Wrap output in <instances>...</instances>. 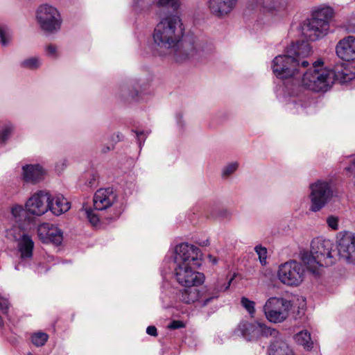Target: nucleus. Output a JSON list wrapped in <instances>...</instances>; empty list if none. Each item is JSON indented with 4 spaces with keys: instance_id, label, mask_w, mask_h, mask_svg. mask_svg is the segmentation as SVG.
<instances>
[{
    "instance_id": "f257e3e1",
    "label": "nucleus",
    "mask_w": 355,
    "mask_h": 355,
    "mask_svg": "<svg viewBox=\"0 0 355 355\" xmlns=\"http://www.w3.org/2000/svg\"><path fill=\"white\" fill-rule=\"evenodd\" d=\"M184 26L181 17L171 12L162 17L153 33L155 53L169 55L176 62L198 60L211 53L213 43L207 39L195 35L184 36Z\"/></svg>"
},
{
    "instance_id": "f03ea898",
    "label": "nucleus",
    "mask_w": 355,
    "mask_h": 355,
    "mask_svg": "<svg viewBox=\"0 0 355 355\" xmlns=\"http://www.w3.org/2000/svg\"><path fill=\"white\" fill-rule=\"evenodd\" d=\"M300 73H302L300 82L296 79L287 80L280 97V101L293 114L305 113L306 108L310 105L305 89L326 92L333 85L332 71L325 67L321 60L314 62L311 67Z\"/></svg>"
},
{
    "instance_id": "7ed1b4c3",
    "label": "nucleus",
    "mask_w": 355,
    "mask_h": 355,
    "mask_svg": "<svg viewBox=\"0 0 355 355\" xmlns=\"http://www.w3.org/2000/svg\"><path fill=\"white\" fill-rule=\"evenodd\" d=\"M173 275L182 286H198L204 283L205 277L197 271L202 264V254L194 245L182 243L173 250Z\"/></svg>"
},
{
    "instance_id": "20e7f679",
    "label": "nucleus",
    "mask_w": 355,
    "mask_h": 355,
    "mask_svg": "<svg viewBox=\"0 0 355 355\" xmlns=\"http://www.w3.org/2000/svg\"><path fill=\"white\" fill-rule=\"evenodd\" d=\"M311 52L307 42L292 44L286 50L285 54L277 55L272 61L273 74L279 79H293L302 68H306L309 63L304 60Z\"/></svg>"
},
{
    "instance_id": "39448f33",
    "label": "nucleus",
    "mask_w": 355,
    "mask_h": 355,
    "mask_svg": "<svg viewBox=\"0 0 355 355\" xmlns=\"http://www.w3.org/2000/svg\"><path fill=\"white\" fill-rule=\"evenodd\" d=\"M6 237L17 243V250L19 254V261L15 265V269L17 271L30 266L33 270L37 273H42L49 270L41 263L31 265L33 257L35 243L31 234V228H23L22 227H10L6 230Z\"/></svg>"
},
{
    "instance_id": "423d86ee",
    "label": "nucleus",
    "mask_w": 355,
    "mask_h": 355,
    "mask_svg": "<svg viewBox=\"0 0 355 355\" xmlns=\"http://www.w3.org/2000/svg\"><path fill=\"white\" fill-rule=\"evenodd\" d=\"M333 248L334 243L331 240L317 237L312 240L310 251H300V259L310 272L318 275L321 267H327L334 263L331 254Z\"/></svg>"
},
{
    "instance_id": "0eeeda50",
    "label": "nucleus",
    "mask_w": 355,
    "mask_h": 355,
    "mask_svg": "<svg viewBox=\"0 0 355 355\" xmlns=\"http://www.w3.org/2000/svg\"><path fill=\"white\" fill-rule=\"evenodd\" d=\"M334 14V9L327 5L323 4L313 8L310 17L300 25L302 35L312 42L323 38L329 31V24Z\"/></svg>"
},
{
    "instance_id": "6e6552de",
    "label": "nucleus",
    "mask_w": 355,
    "mask_h": 355,
    "mask_svg": "<svg viewBox=\"0 0 355 355\" xmlns=\"http://www.w3.org/2000/svg\"><path fill=\"white\" fill-rule=\"evenodd\" d=\"M116 200L117 193L113 188L99 189L96 191L93 198L94 209H83L81 212L85 216L92 225L96 226L100 223V217L97 214V211L109 209L116 202Z\"/></svg>"
},
{
    "instance_id": "1a4fd4ad",
    "label": "nucleus",
    "mask_w": 355,
    "mask_h": 355,
    "mask_svg": "<svg viewBox=\"0 0 355 355\" xmlns=\"http://www.w3.org/2000/svg\"><path fill=\"white\" fill-rule=\"evenodd\" d=\"M309 191V211L314 213L322 210L334 196L332 183L328 180L320 179L311 182Z\"/></svg>"
},
{
    "instance_id": "9d476101",
    "label": "nucleus",
    "mask_w": 355,
    "mask_h": 355,
    "mask_svg": "<svg viewBox=\"0 0 355 355\" xmlns=\"http://www.w3.org/2000/svg\"><path fill=\"white\" fill-rule=\"evenodd\" d=\"M36 20L45 33H55L61 28L62 19L58 10L49 4L40 5L36 10Z\"/></svg>"
},
{
    "instance_id": "9b49d317",
    "label": "nucleus",
    "mask_w": 355,
    "mask_h": 355,
    "mask_svg": "<svg viewBox=\"0 0 355 355\" xmlns=\"http://www.w3.org/2000/svg\"><path fill=\"white\" fill-rule=\"evenodd\" d=\"M304 274L302 265L295 260H291L279 265L277 276L282 284L296 287L304 281Z\"/></svg>"
},
{
    "instance_id": "f8f14e48",
    "label": "nucleus",
    "mask_w": 355,
    "mask_h": 355,
    "mask_svg": "<svg viewBox=\"0 0 355 355\" xmlns=\"http://www.w3.org/2000/svg\"><path fill=\"white\" fill-rule=\"evenodd\" d=\"M291 303L283 297H270L263 306V312L268 321L272 323L284 322L288 316Z\"/></svg>"
},
{
    "instance_id": "ddd939ff",
    "label": "nucleus",
    "mask_w": 355,
    "mask_h": 355,
    "mask_svg": "<svg viewBox=\"0 0 355 355\" xmlns=\"http://www.w3.org/2000/svg\"><path fill=\"white\" fill-rule=\"evenodd\" d=\"M238 331L248 341L257 340L263 337L272 336L277 338L279 332L273 328L268 327L263 322H242L238 327Z\"/></svg>"
},
{
    "instance_id": "4468645a",
    "label": "nucleus",
    "mask_w": 355,
    "mask_h": 355,
    "mask_svg": "<svg viewBox=\"0 0 355 355\" xmlns=\"http://www.w3.org/2000/svg\"><path fill=\"white\" fill-rule=\"evenodd\" d=\"M185 287L179 291L178 297L180 302L187 304L198 302L201 306H206L217 296V291L212 293H206L203 288L199 289L197 286Z\"/></svg>"
},
{
    "instance_id": "2eb2a0df",
    "label": "nucleus",
    "mask_w": 355,
    "mask_h": 355,
    "mask_svg": "<svg viewBox=\"0 0 355 355\" xmlns=\"http://www.w3.org/2000/svg\"><path fill=\"white\" fill-rule=\"evenodd\" d=\"M340 258L349 263L355 264V234L350 232L340 234L337 241Z\"/></svg>"
},
{
    "instance_id": "dca6fc26",
    "label": "nucleus",
    "mask_w": 355,
    "mask_h": 355,
    "mask_svg": "<svg viewBox=\"0 0 355 355\" xmlns=\"http://www.w3.org/2000/svg\"><path fill=\"white\" fill-rule=\"evenodd\" d=\"M238 0H206L207 8L213 17L223 19L235 10Z\"/></svg>"
},
{
    "instance_id": "f3484780",
    "label": "nucleus",
    "mask_w": 355,
    "mask_h": 355,
    "mask_svg": "<svg viewBox=\"0 0 355 355\" xmlns=\"http://www.w3.org/2000/svg\"><path fill=\"white\" fill-rule=\"evenodd\" d=\"M25 207L30 214H44L49 209V194L42 191L33 194L26 201Z\"/></svg>"
},
{
    "instance_id": "a211bd4d",
    "label": "nucleus",
    "mask_w": 355,
    "mask_h": 355,
    "mask_svg": "<svg viewBox=\"0 0 355 355\" xmlns=\"http://www.w3.org/2000/svg\"><path fill=\"white\" fill-rule=\"evenodd\" d=\"M293 0H250V4L253 8L259 9L263 12H281L288 10Z\"/></svg>"
},
{
    "instance_id": "6ab92c4d",
    "label": "nucleus",
    "mask_w": 355,
    "mask_h": 355,
    "mask_svg": "<svg viewBox=\"0 0 355 355\" xmlns=\"http://www.w3.org/2000/svg\"><path fill=\"white\" fill-rule=\"evenodd\" d=\"M37 232L40 240L43 243L60 245L62 241V232L53 224L42 223L38 226Z\"/></svg>"
},
{
    "instance_id": "aec40b11",
    "label": "nucleus",
    "mask_w": 355,
    "mask_h": 355,
    "mask_svg": "<svg viewBox=\"0 0 355 355\" xmlns=\"http://www.w3.org/2000/svg\"><path fill=\"white\" fill-rule=\"evenodd\" d=\"M46 175V170L40 164H26L21 166V176L28 183L35 184L42 181Z\"/></svg>"
},
{
    "instance_id": "412c9836",
    "label": "nucleus",
    "mask_w": 355,
    "mask_h": 355,
    "mask_svg": "<svg viewBox=\"0 0 355 355\" xmlns=\"http://www.w3.org/2000/svg\"><path fill=\"white\" fill-rule=\"evenodd\" d=\"M331 71L333 84L335 81L345 84L355 78V65L352 63L337 64Z\"/></svg>"
},
{
    "instance_id": "4be33fe9",
    "label": "nucleus",
    "mask_w": 355,
    "mask_h": 355,
    "mask_svg": "<svg viewBox=\"0 0 355 355\" xmlns=\"http://www.w3.org/2000/svg\"><path fill=\"white\" fill-rule=\"evenodd\" d=\"M337 55L343 60H355V37L348 36L341 40L336 45Z\"/></svg>"
},
{
    "instance_id": "5701e85b",
    "label": "nucleus",
    "mask_w": 355,
    "mask_h": 355,
    "mask_svg": "<svg viewBox=\"0 0 355 355\" xmlns=\"http://www.w3.org/2000/svg\"><path fill=\"white\" fill-rule=\"evenodd\" d=\"M148 86V84L141 83L140 80H135L128 85H121L119 95L124 99H133L138 97L139 94L144 93Z\"/></svg>"
},
{
    "instance_id": "b1692460",
    "label": "nucleus",
    "mask_w": 355,
    "mask_h": 355,
    "mask_svg": "<svg viewBox=\"0 0 355 355\" xmlns=\"http://www.w3.org/2000/svg\"><path fill=\"white\" fill-rule=\"evenodd\" d=\"M26 209L22 205H15L10 208L11 220L14 224L11 227H22L23 228H32V223L27 217Z\"/></svg>"
},
{
    "instance_id": "393cba45",
    "label": "nucleus",
    "mask_w": 355,
    "mask_h": 355,
    "mask_svg": "<svg viewBox=\"0 0 355 355\" xmlns=\"http://www.w3.org/2000/svg\"><path fill=\"white\" fill-rule=\"evenodd\" d=\"M71 208L70 202L62 195H57L51 198L49 195V209L54 215L60 216Z\"/></svg>"
},
{
    "instance_id": "a878e982",
    "label": "nucleus",
    "mask_w": 355,
    "mask_h": 355,
    "mask_svg": "<svg viewBox=\"0 0 355 355\" xmlns=\"http://www.w3.org/2000/svg\"><path fill=\"white\" fill-rule=\"evenodd\" d=\"M295 342L303 347L306 351H311L313 348V342L311 334L307 330H302L294 335Z\"/></svg>"
},
{
    "instance_id": "bb28decb",
    "label": "nucleus",
    "mask_w": 355,
    "mask_h": 355,
    "mask_svg": "<svg viewBox=\"0 0 355 355\" xmlns=\"http://www.w3.org/2000/svg\"><path fill=\"white\" fill-rule=\"evenodd\" d=\"M268 355H294V354L287 343L283 341H276L270 345Z\"/></svg>"
},
{
    "instance_id": "cd10ccee",
    "label": "nucleus",
    "mask_w": 355,
    "mask_h": 355,
    "mask_svg": "<svg viewBox=\"0 0 355 355\" xmlns=\"http://www.w3.org/2000/svg\"><path fill=\"white\" fill-rule=\"evenodd\" d=\"M42 64V59L38 56L28 57L19 63V66L25 69L28 70H37L39 69Z\"/></svg>"
},
{
    "instance_id": "c85d7f7f",
    "label": "nucleus",
    "mask_w": 355,
    "mask_h": 355,
    "mask_svg": "<svg viewBox=\"0 0 355 355\" xmlns=\"http://www.w3.org/2000/svg\"><path fill=\"white\" fill-rule=\"evenodd\" d=\"M12 33L8 26L0 21V44L2 46H7L12 40Z\"/></svg>"
},
{
    "instance_id": "c756f323",
    "label": "nucleus",
    "mask_w": 355,
    "mask_h": 355,
    "mask_svg": "<svg viewBox=\"0 0 355 355\" xmlns=\"http://www.w3.org/2000/svg\"><path fill=\"white\" fill-rule=\"evenodd\" d=\"M15 129L14 125L6 122L0 126V144L4 145L10 138Z\"/></svg>"
},
{
    "instance_id": "7c9ffc66",
    "label": "nucleus",
    "mask_w": 355,
    "mask_h": 355,
    "mask_svg": "<svg viewBox=\"0 0 355 355\" xmlns=\"http://www.w3.org/2000/svg\"><path fill=\"white\" fill-rule=\"evenodd\" d=\"M232 279L227 282H223L222 281H218L214 285L210 288H203L206 293H212L214 291H217V296L214 298L217 299L221 292H224L227 290L231 284Z\"/></svg>"
},
{
    "instance_id": "2f4dec72",
    "label": "nucleus",
    "mask_w": 355,
    "mask_h": 355,
    "mask_svg": "<svg viewBox=\"0 0 355 355\" xmlns=\"http://www.w3.org/2000/svg\"><path fill=\"white\" fill-rule=\"evenodd\" d=\"M156 5L159 8H170L177 11L181 6L180 0H157Z\"/></svg>"
},
{
    "instance_id": "473e14b6",
    "label": "nucleus",
    "mask_w": 355,
    "mask_h": 355,
    "mask_svg": "<svg viewBox=\"0 0 355 355\" xmlns=\"http://www.w3.org/2000/svg\"><path fill=\"white\" fill-rule=\"evenodd\" d=\"M48 339V334L40 331L33 334L31 336L32 343L36 347H42L44 345Z\"/></svg>"
},
{
    "instance_id": "72a5a7b5",
    "label": "nucleus",
    "mask_w": 355,
    "mask_h": 355,
    "mask_svg": "<svg viewBox=\"0 0 355 355\" xmlns=\"http://www.w3.org/2000/svg\"><path fill=\"white\" fill-rule=\"evenodd\" d=\"M155 0H132L133 8L136 11L148 10Z\"/></svg>"
},
{
    "instance_id": "f704fd0d",
    "label": "nucleus",
    "mask_w": 355,
    "mask_h": 355,
    "mask_svg": "<svg viewBox=\"0 0 355 355\" xmlns=\"http://www.w3.org/2000/svg\"><path fill=\"white\" fill-rule=\"evenodd\" d=\"M239 162H232L227 164L222 169V177L227 178L236 172L239 168Z\"/></svg>"
},
{
    "instance_id": "c9c22d12",
    "label": "nucleus",
    "mask_w": 355,
    "mask_h": 355,
    "mask_svg": "<svg viewBox=\"0 0 355 355\" xmlns=\"http://www.w3.org/2000/svg\"><path fill=\"white\" fill-rule=\"evenodd\" d=\"M241 305L248 311L250 315H253L255 312L254 305L255 303L250 300L248 298L245 297H243L241 300Z\"/></svg>"
},
{
    "instance_id": "e433bc0d",
    "label": "nucleus",
    "mask_w": 355,
    "mask_h": 355,
    "mask_svg": "<svg viewBox=\"0 0 355 355\" xmlns=\"http://www.w3.org/2000/svg\"><path fill=\"white\" fill-rule=\"evenodd\" d=\"M254 250L259 256V259L262 265H265L266 263V258H267V250L265 247L261 245H257L254 248Z\"/></svg>"
},
{
    "instance_id": "4c0bfd02",
    "label": "nucleus",
    "mask_w": 355,
    "mask_h": 355,
    "mask_svg": "<svg viewBox=\"0 0 355 355\" xmlns=\"http://www.w3.org/2000/svg\"><path fill=\"white\" fill-rule=\"evenodd\" d=\"M135 133L139 147L141 149L142 145L144 144L147 136L149 134L148 131H138L132 130Z\"/></svg>"
},
{
    "instance_id": "58836bf2",
    "label": "nucleus",
    "mask_w": 355,
    "mask_h": 355,
    "mask_svg": "<svg viewBox=\"0 0 355 355\" xmlns=\"http://www.w3.org/2000/svg\"><path fill=\"white\" fill-rule=\"evenodd\" d=\"M345 29L349 33H355V14L352 15L344 24Z\"/></svg>"
},
{
    "instance_id": "ea45409f",
    "label": "nucleus",
    "mask_w": 355,
    "mask_h": 355,
    "mask_svg": "<svg viewBox=\"0 0 355 355\" xmlns=\"http://www.w3.org/2000/svg\"><path fill=\"white\" fill-rule=\"evenodd\" d=\"M339 218L335 216H329L327 218V223L328 227L333 230H337L338 229Z\"/></svg>"
},
{
    "instance_id": "a19ab883",
    "label": "nucleus",
    "mask_w": 355,
    "mask_h": 355,
    "mask_svg": "<svg viewBox=\"0 0 355 355\" xmlns=\"http://www.w3.org/2000/svg\"><path fill=\"white\" fill-rule=\"evenodd\" d=\"M9 306L10 303L8 299L0 296V309L3 314L8 315Z\"/></svg>"
},
{
    "instance_id": "79ce46f5",
    "label": "nucleus",
    "mask_w": 355,
    "mask_h": 355,
    "mask_svg": "<svg viewBox=\"0 0 355 355\" xmlns=\"http://www.w3.org/2000/svg\"><path fill=\"white\" fill-rule=\"evenodd\" d=\"M45 51L46 55L51 58H56L58 56L57 47L53 44H49L46 46Z\"/></svg>"
},
{
    "instance_id": "37998d69",
    "label": "nucleus",
    "mask_w": 355,
    "mask_h": 355,
    "mask_svg": "<svg viewBox=\"0 0 355 355\" xmlns=\"http://www.w3.org/2000/svg\"><path fill=\"white\" fill-rule=\"evenodd\" d=\"M184 327V323L180 320H173L168 325V328L170 329H177Z\"/></svg>"
},
{
    "instance_id": "c03bdc74",
    "label": "nucleus",
    "mask_w": 355,
    "mask_h": 355,
    "mask_svg": "<svg viewBox=\"0 0 355 355\" xmlns=\"http://www.w3.org/2000/svg\"><path fill=\"white\" fill-rule=\"evenodd\" d=\"M146 333L152 336H157V328L155 326H148L146 329Z\"/></svg>"
},
{
    "instance_id": "a18cd8bd",
    "label": "nucleus",
    "mask_w": 355,
    "mask_h": 355,
    "mask_svg": "<svg viewBox=\"0 0 355 355\" xmlns=\"http://www.w3.org/2000/svg\"><path fill=\"white\" fill-rule=\"evenodd\" d=\"M96 176L95 175H92L89 180L87 181V184L89 187H93L96 184Z\"/></svg>"
},
{
    "instance_id": "49530a36",
    "label": "nucleus",
    "mask_w": 355,
    "mask_h": 355,
    "mask_svg": "<svg viewBox=\"0 0 355 355\" xmlns=\"http://www.w3.org/2000/svg\"><path fill=\"white\" fill-rule=\"evenodd\" d=\"M113 148V147H110V146H104L102 149H101V152L103 153H106L107 152L111 150Z\"/></svg>"
},
{
    "instance_id": "de8ad7c7",
    "label": "nucleus",
    "mask_w": 355,
    "mask_h": 355,
    "mask_svg": "<svg viewBox=\"0 0 355 355\" xmlns=\"http://www.w3.org/2000/svg\"><path fill=\"white\" fill-rule=\"evenodd\" d=\"M116 137H117V139H116V141H119L121 140L123 138V136L121 134L118 133L116 135Z\"/></svg>"
},
{
    "instance_id": "09e8293b",
    "label": "nucleus",
    "mask_w": 355,
    "mask_h": 355,
    "mask_svg": "<svg viewBox=\"0 0 355 355\" xmlns=\"http://www.w3.org/2000/svg\"><path fill=\"white\" fill-rule=\"evenodd\" d=\"M3 325H4L3 320L1 318V317L0 316V328H3Z\"/></svg>"
},
{
    "instance_id": "8fccbe9b",
    "label": "nucleus",
    "mask_w": 355,
    "mask_h": 355,
    "mask_svg": "<svg viewBox=\"0 0 355 355\" xmlns=\"http://www.w3.org/2000/svg\"><path fill=\"white\" fill-rule=\"evenodd\" d=\"M53 259V257L51 256V257H49V261H52Z\"/></svg>"
},
{
    "instance_id": "3c124183",
    "label": "nucleus",
    "mask_w": 355,
    "mask_h": 355,
    "mask_svg": "<svg viewBox=\"0 0 355 355\" xmlns=\"http://www.w3.org/2000/svg\"><path fill=\"white\" fill-rule=\"evenodd\" d=\"M212 262L214 263H217V260L215 258H214L213 260H212Z\"/></svg>"
},
{
    "instance_id": "603ef678",
    "label": "nucleus",
    "mask_w": 355,
    "mask_h": 355,
    "mask_svg": "<svg viewBox=\"0 0 355 355\" xmlns=\"http://www.w3.org/2000/svg\"><path fill=\"white\" fill-rule=\"evenodd\" d=\"M26 355H33V354L31 352H28Z\"/></svg>"
}]
</instances>
